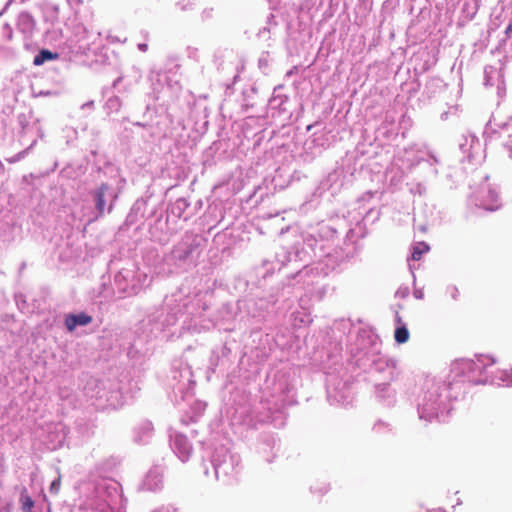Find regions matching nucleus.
<instances>
[{"mask_svg": "<svg viewBox=\"0 0 512 512\" xmlns=\"http://www.w3.org/2000/svg\"><path fill=\"white\" fill-rule=\"evenodd\" d=\"M205 242L206 240L202 236L186 232L165 257L166 264L183 270L195 267Z\"/></svg>", "mask_w": 512, "mask_h": 512, "instance_id": "nucleus-10", "label": "nucleus"}, {"mask_svg": "<svg viewBox=\"0 0 512 512\" xmlns=\"http://www.w3.org/2000/svg\"><path fill=\"white\" fill-rule=\"evenodd\" d=\"M20 502L24 512H31L32 508L34 507V501L28 495L26 489H23L21 492Z\"/></svg>", "mask_w": 512, "mask_h": 512, "instance_id": "nucleus-40", "label": "nucleus"}, {"mask_svg": "<svg viewBox=\"0 0 512 512\" xmlns=\"http://www.w3.org/2000/svg\"><path fill=\"white\" fill-rule=\"evenodd\" d=\"M268 111L273 118H282L289 120L292 116V102L286 93L284 85L279 84L273 89V93L268 101Z\"/></svg>", "mask_w": 512, "mask_h": 512, "instance_id": "nucleus-16", "label": "nucleus"}, {"mask_svg": "<svg viewBox=\"0 0 512 512\" xmlns=\"http://www.w3.org/2000/svg\"><path fill=\"white\" fill-rule=\"evenodd\" d=\"M92 321L93 318L85 312L66 314V330L73 331L78 327L87 326Z\"/></svg>", "mask_w": 512, "mask_h": 512, "instance_id": "nucleus-29", "label": "nucleus"}, {"mask_svg": "<svg viewBox=\"0 0 512 512\" xmlns=\"http://www.w3.org/2000/svg\"><path fill=\"white\" fill-rule=\"evenodd\" d=\"M210 464L214 478L224 485H231L238 481L242 471L241 457L233 452L230 447L220 445L215 447Z\"/></svg>", "mask_w": 512, "mask_h": 512, "instance_id": "nucleus-11", "label": "nucleus"}, {"mask_svg": "<svg viewBox=\"0 0 512 512\" xmlns=\"http://www.w3.org/2000/svg\"><path fill=\"white\" fill-rule=\"evenodd\" d=\"M494 71V68L492 66L485 67L484 69V85L485 86H492L493 83L491 82L490 73Z\"/></svg>", "mask_w": 512, "mask_h": 512, "instance_id": "nucleus-47", "label": "nucleus"}, {"mask_svg": "<svg viewBox=\"0 0 512 512\" xmlns=\"http://www.w3.org/2000/svg\"><path fill=\"white\" fill-rule=\"evenodd\" d=\"M384 123H390V124L394 123V115H393V113L387 112L385 114Z\"/></svg>", "mask_w": 512, "mask_h": 512, "instance_id": "nucleus-55", "label": "nucleus"}, {"mask_svg": "<svg viewBox=\"0 0 512 512\" xmlns=\"http://www.w3.org/2000/svg\"><path fill=\"white\" fill-rule=\"evenodd\" d=\"M176 6L182 12L192 11L196 6L195 0H180L176 3Z\"/></svg>", "mask_w": 512, "mask_h": 512, "instance_id": "nucleus-43", "label": "nucleus"}, {"mask_svg": "<svg viewBox=\"0 0 512 512\" xmlns=\"http://www.w3.org/2000/svg\"><path fill=\"white\" fill-rule=\"evenodd\" d=\"M184 311L181 312V309H179L177 312H173V315H167L164 320H160V318L163 316V313L156 312L155 314L149 315L147 320H144L142 322L143 327L150 326L149 332L150 334L157 336L158 333L162 332L165 328V326L173 325L175 322L178 321V313L183 316L185 313L189 315H196L197 313L194 312L195 304L190 302H184L182 305Z\"/></svg>", "mask_w": 512, "mask_h": 512, "instance_id": "nucleus-15", "label": "nucleus"}, {"mask_svg": "<svg viewBox=\"0 0 512 512\" xmlns=\"http://www.w3.org/2000/svg\"><path fill=\"white\" fill-rule=\"evenodd\" d=\"M294 69H296V67L292 68L291 70H289L287 73H286V77H290L293 73H294Z\"/></svg>", "mask_w": 512, "mask_h": 512, "instance_id": "nucleus-64", "label": "nucleus"}, {"mask_svg": "<svg viewBox=\"0 0 512 512\" xmlns=\"http://www.w3.org/2000/svg\"><path fill=\"white\" fill-rule=\"evenodd\" d=\"M330 487L328 484H321L320 486H312L310 488L312 493H318L320 495H324L329 491Z\"/></svg>", "mask_w": 512, "mask_h": 512, "instance_id": "nucleus-46", "label": "nucleus"}, {"mask_svg": "<svg viewBox=\"0 0 512 512\" xmlns=\"http://www.w3.org/2000/svg\"><path fill=\"white\" fill-rule=\"evenodd\" d=\"M439 160L431 153H427L426 157H415L410 164V167H418L423 173L426 180L435 179L438 175Z\"/></svg>", "mask_w": 512, "mask_h": 512, "instance_id": "nucleus-23", "label": "nucleus"}, {"mask_svg": "<svg viewBox=\"0 0 512 512\" xmlns=\"http://www.w3.org/2000/svg\"><path fill=\"white\" fill-rule=\"evenodd\" d=\"M381 349V339L374 329L360 328L354 341L347 344V363L380 380L375 384L376 397L383 405L392 406L396 402V392L390 383L398 377L399 371L397 361L383 354Z\"/></svg>", "mask_w": 512, "mask_h": 512, "instance_id": "nucleus-2", "label": "nucleus"}, {"mask_svg": "<svg viewBox=\"0 0 512 512\" xmlns=\"http://www.w3.org/2000/svg\"><path fill=\"white\" fill-rule=\"evenodd\" d=\"M154 435V427L151 421L142 420L133 428V442L139 445H146Z\"/></svg>", "mask_w": 512, "mask_h": 512, "instance_id": "nucleus-27", "label": "nucleus"}, {"mask_svg": "<svg viewBox=\"0 0 512 512\" xmlns=\"http://www.w3.org/2000/svg\"><path fill=\"white\" fill-rule=\"evenodd\" d=\"M215 9L213 7H206L200 13V19L202 22L211 20L214 17Z\"/></svg>", "mask_w": 512, "mask_h": 512, "instance_id": "nucleus-44", "label": "nucleus"}, {"mask_svg": "<svg viewBox=\"0 0 512 512\" xmlns=\"http://www.w3.org/2000/svg\"><path fill=\"white\" fill-rule=\"evenodd\" d=\"M372 432L379 437H386L389 435H393L395 432L394 426L392 423L378 419L372 426Z\"/></svg>", "mask_w": 512, "mask_h": 512, "instance_id": "nucleus-32", "label": "nucleus"}, {"mask_svg": "<svg viewBox=\"0 0 512 512\" xmlns=\"http://www.w3.org/2000/svg\"><path fill=\"white\" fill-rule=\"evenodd\" d=\"M344 179V169L341 167L334 169L321 180L318 186L320 195L325 192H329L331 196L338 194L344 186Z\"/></svg>", "mask_w": 512, "mask_h": 512, "instance_id": "nucleus-20", "label": "nucleus"}, {"mask_svg": "<svg viewBox=\"0 0 512 512\" xmlns=\"http://www.w3.org/2000/svg\"><path fill=\"white\" fill-rule=\"evenodd\" d=\"M163 487V470L159 466L152 467L146 474L141 489L150 492H156Z\"/></svg>", "mask_w": 512, "mask_h": 512, "instance_id": "nucleus-26", "label": "nucleus"}, {"mask_svg": "<svg viewBox=\"0 0 512 512\" xmlns=\"http://www.w3.org/2000/svg\"><path fill=\"white\" fill-rule=\"evenodd\" d=\"M57 58H58L57 53H52L51 51H49L47 49H43L34 57L33 64L36 66H40V65L44 64L46 61L54 60Z\"/></svg>", "mask_w": 512, "mask_h": 512, "instance_id": "nucleus-39", "label": "nucleus"}, {"mask_svg": "<svg viewBox=\"0 0 512 512\" xmlns=\"http://www.w3.org/2000/svg\"><path fill=\"white\" fill-rule=\"evenodd\" d=\"M148 205V201L144 198L137 199L134 204L132 205L126 220L125 225L126 226H132L136 224L140 219L142 218H150L154 214V211H152L150 214L146 215V208Z\"/></svg>", "mask_w": 512, "mask_h": 512, "instance_id": "nucleus-28", "label": "nucleus"}, {"mask_svg": "<svg viewBox=\"0 0 512 512\" xmlns=\"http://www.w3.org/2000/svg\"><path fill=\"white\" fill-rule=\"evenodd\" d=\"M168 385L175 404L179 405L193 398L196 381L191 366L184 359L173 360Z\"/></svg>", "mask_w": 512, "mask_h": 512, "instance_id": "nucleus-12", "label": "nucleus"}, {"mask_svg": "<svg viewBox=\"0 0 512 512\" xmlns=\"http://www.w3.org/2000/svg\"><path fill=\"white\" fill-rule=\"evenodd\" d=\"M458 296H459V291H458V290H453V291L450 293V298H451V300H453V301H457V300H458Z\"/></svg>", "mask_w": 512, "mask_h": 512, "instance_id": "nucleus-57", "label": "nucleus"}, {"mask_svg": "<svg viewBox=\"0 0 512 512\" xmlns=\"http://www.w3.org/2000/svg\"><path fill=\"white\" fill-rule=\"evenodd\" d=\"M202 465H203V469H204V474H205L206 476H208V475H209V469H208V467H207L206 463H205V462H203V464H202Z\"/></svg>", "mask_w": 512, "mask_h": 512, "instance_id": "nucleus-62", "label": "nucleus"}, {"mask_svg": "<svg viewBox=\"0 0 512 512\" xmlns=\"http://www.w3.org/2000/svg\"><path fill=\"white\" fill-rule=\"evenodd\" d=\"M394 320L396 323L394 339L398 344H404L409 340L410 334L407 325L402 321L398 310H395Z\"/></svg>", "mask_w": 512, "mask_h": 512, "instance_id": "nucleus-31", "label": "nucleus"}, {"mask_svg": "<svg viewBox=\"0 0 512 512\" xmlns=\"http://www.w3.org/2000/svg\"><path fill=\"white\" fill-rule=\"evenodd\" d=\"M464 376H456L450 367L446 378L426 376L415 402L418 417L427 423L446 422L453 409V401L464 391Z\"/></svg>", "mask_w": 512, "mask_h": 512, "instance_id": "nucleus-5", "label": "nucleus"}, {"mask_svg": "<svg viewBox=\"0 0 512 512\" xmlns=\"http://www.w3.org/2000/svg\"><path fill=\"white\" fill-rule=\"evenodd\" d=\"M79 389L80 394L76 399L79 406L87 403L97 410L119 409L132 400L140 390L137 383L127 376L97 378L89 374H82Z\"/></svg>", "mask_w": 512, "mask_h": 512, "instance_id": "nucleus-7", "label": "nucleus"}, {"mask_svg": "<svg viewBox=\"0 0 512 512\" xmlns=\"http://www.w3.org/2000/svg\"><path fill=\"white\" fill-rule=\"evenodd\" d=\"M314 271V268L309 267L308 264L304 265L303 269L298 270L295 274H293L292 278L295 280V283L292 285L303 283V285H314V282H310L307 278L310 277V274Z\"/></svg>", "mask_w": 512, "mask_h": 512, "instance_id": "nucleus-33", "label": "nucleus"}, {"mask_svg": "<svg viewBox=\"0 0 512 512\" xmlns=\"http://www.w3.org/2000/svg\"><path fill=\"white\" fill-rule=\"evenodd\" d=\"M488 179L489 176L486 175L484 180L487 181ZM472 199L476 206L491 212L502 206L498 192L486 182L482 183L478 190L472 194Z\"/></svg>", "mask_w": 512, "mask_h": 512, "instance_id": "nucleus-18", "label": "nucleus"}, {"mask_svg": "<svg viewBox=\"0 0 512 512\" xmlns=\"http://www.w3.org/2000/svg\"><path fill=\"white\" fill-rule=\"evenodd\" d=\"M312 323L310 313L304 311H297L293 313V326L295 328H301L308 326Z\"/></svg>", "mask_w": 512, "mask_h": 512, "instance_id": "nucleus-34", "label": "nucleus"}, {"mask_svg": "<svg viewBox=\"0 0 512 512\" xmlns=\"http://www.w3.org/2000/svg\"><path fill=\"white\" fill-rule=\"evenodd\" d=\"M443 83L441 81V79L439 78H432L431 80H429V82L427 83V88L429 87H442Z\"/></svg>", "mask_w": 512, "mask_h": 512, "instance_id": "nucleus-51", "label": "nucleus"}, {"mask_svg": "<svg viewBox=\"0 0 512 512\" xmlns=\"http://www.w3.org/2000/svg\"><path fill=\"white\" fill-rule=\"evenodd\" d=\"M257 93V88L253 85H249L247 88L243 89L242 95L244 97L243 106L248 108L252 107L253 103L250 102V99Z\"/></svg>", "mask_w": 512, "mask_h": 512, "instance_id": "nucleus-41", "label": "nucleus"}, {"mask_svg": "<svg viewBox=\"0 0 512 512\" xmlns=\"http://www.w3.org/2000/svg\"><path fill=\"white\" fill-rule=\"evenodd\" d=\"M338 231L335 227L320 223L312 232L303 237L302 252L297 251L295 257L305 261L300 253H303L315 263L330 265L332 259H336Z\"/></svg>", "mask_w": 512, "mask_h": 512, "instance_id": "nucleus-9", "label": "nucleus"}, {"mask_svg": "<svg viewBox=\"0 0 512 512\" xmlns=\"http://www.w3.org/2000/svg\"><path fill=\"white\" fill-rule=\"evenodd\" d=\"M120 190L108 183H102L92 193L95 211L94 216L88 219L91 222L94 219L104 216L113 210L114 204L118 199Z\"/></svg>", "mask_w": 512, "mask_h": 512, "instance_id": "nucleus-13", "label": "nucleus"}, {"mask_svg": "<svg viewBox=\"0 0 512 512\" xmlns=\"http://www.w3.org/2000/svg\"><path fill=\"white\" fill-rule=\"evenodd\" d=\"M230 355L231 349L226 344L215 347L211 352L209 370L214 373L217 368H228Z\"/></svg>", "mask_w": 512, "mask_h": 512, "instance_id": "nucleus-25", "label": "nucleus"}, {"mask_svg": "<svg viewBox=\"0 0 512 512\" xmlns=\"http://www.w3.org/2000/svg\"><path fill=\"white\" fill-rule=\"evenodd\" d=\"M271 23H275V17L273 14H270L268 17H267V24L268 25H271ZM257 37L260 38V39H264V40H268L270 39V28L269 26H265L263 28H261L258 33H257Z\"/></svg>", "mask_w": 512, "mask_h": 512, "instance_id": "nucleus-42", "label": "nucleus"}, {"mask_svg": "<svg viewBox=\"0 0 512 512\" xmlns=\"http://www.w3.org/2000/svg\"><path fill=\"white\" fill-rule=\"evenodd\" d=\"M137 47L141 52H146L148 50V45L146 43H139Z\"/></svg>", "mask_w": 512, "mask_h": 512, "instance_id": "nucleus-58", "label": "nucleus"}, {"mask_svg": "<svg viewBox=\"0 0 512 512\" xmlns=\"http://www.w3.org/2000/svg\"><path fill=\"white\" fill-rule=\"evenodd\" d=\"M119 464L116 456L96 463L94 469L74 485L70 512H125L127 499L122 486L107 476Z\"/></svg>", "mask_w": 512, "mask_h": 512, "instance_id": "nucleus-1", "label": "nucleus"}, {"mask_svg": "<svg viewBox=\"0 0 512 512\" xmlns=\"http://www.w3.org/2000/svg\"><path fill=\"white\" fill-rule=\"evenodd\" d=\"M260 283L256 281V275L253 271L240 275L236 279V287L259 286Z\"/></svg>", "mask_w": 512, "mask_h": 512, "instance_id": "nucleus-35", "label": "nucleus"}, {"mask_svg": "<svg viewBox=\"0 0 512 512\" xmlns=\"http://www.w3.org/2000/svg\"><path fill=\"white\" fill-rule=\"evenodd\" d=\"M152 512H177V509L172 506H163Z\"/></svg>", "mask_w": 512, "mask_h": 512, "instance_id": "nucleus-53", "label": "nucleus"}, {"mask_svg": "<svg viewBox=\"0 0 512 512\" xmlns=\"http://www.w3.org/2000/svg\"><path fill=\"white\" fill-rule=\"evenodd\" d=\"M150 79L152 82L153 98L157 100L161 90L163 89V82L166 80V76L156 73L155 75H152Z\"/></svg>", "mask_w": 512, "mask_h": 512, "instance_id": "nucleus-37", "label": "nucleus"}, {"mask_svg": "<svg viewBox=\"0 0 512 512\" xmlns=\"http://www.w3.org/2000/svg\"><path fill=\"white\" fill-rule=\"evenodd\" d=\"M380 217V210L375 209L374 207L364 208V215L362 216L361 220L357 221L355 227L350 228L347 236L351 239L356 238H363L367 234L365 225L367 223L373 224L375 221H377Z\"/></svg>", "mask_w": 512, "mask_h": 512, "instance_id": "nucleus-24", "label": "nucleus"}, {"mask_svg": "<svg viewBox=\"0 0 512 512\" xmlns=\"http://www.w3.org/2000/svg\"><path fill=\"white\" fill-rule=\"evenodd\" d=\"M413 296L415 299H423L424 297V293H423V290H413Z\"/></svg>", "mask_w": 512, "mask_h": 512, "instance_id": "nucleus-56", "label": "nucleus"}, {"mask_svg": "<svg viewBox=\"0 0 512 512\" xmlns=\"http://www.w3.org/2000/svg\"><path fill=\"white\" fill-rule=\"evenodd\" d=\"M121 106L122 101L120 97L113 95L106 100L104 110L107 114L117 113L120 110Z\"/></svg>", "mask_w": 512, "mask_h": 512, "instance_id": "nucleus-38", "label": "nucleus"}, {"mask_svg": "<svg viewBox=\"0 0 512 512\" xmlns=\"http://www.w3.org/2000/svg\"><path fill=\"white\" fill-rule=\"evenodd\" d=\"M512 32V22H510L505 30H504V34H505V38L501 40V42H505L507 38L510 37V33Z\"/></svg>", "mask_w": 512, "mask_h": 512, "instance_id": "nucleus-54", "label": "nucleus"}, {"mask_svg": "<svg viewBox=\"0 0 512 512\" xmlns=\"http://www.w3.org/2000/svg\"><path fill=\"white\" fill-rule=\"evenodd\" d=\"M94 428L95 425L91 420L79 419L75 422L74 427L66 432V437L69 435V443L73 442L74 445H78L93 435Z\"/></svg>", "mask_w": 512, "mask_h": 512, "instance_id": "nucleus-21", "label": "nucleus"}, {"mask_svg": "<svg viewBox=\"0 0 512 512\" xmlns=\"http://www.w3.org/2000/svg\"><path fill=\"white\" fill-rule=\"evenodd\" d=\"M67 2L74 10V18H69V23L66 22L69 33H66V60L95 70L110 65L109 49L91 41L94 36L84 26L83 20L87 17V9L83 0Z\"/></svg>", "mask_w": 512, "mask_h": 512, "instance_id": "nucleus-6", "label": "nucleus"}, {"mask_svg": "<svg viewBox=\"0 0 512 512\" xmlns=\"http://www.w3.org/2000/svg\"><path fill=\"white\" fill-rule=\"evenodd\" d=\"M410 294V290H396L395 292V298L403 299L408 297Z\"/></svg>", "mask_w": 512, "mask_h": 512, "instance_id": "nucleus-52", "label": "nucleus"}, {"mask_svg": "<svg viewBox=\"0 0 512 512\" xmlns=\"http://www.w3.org/2000/svg\"><path fill=\"white\" fill-rule=\"evenodd\" d=\"M459 149L468 162L476 163L482 159V145L474 134H463L459 139Z\"/></svg>", "mask_w": 512, "mask_h": 512, "instance_id": "nucleus-19", "label": "nucleus"}, {"mask_svg": "<svg viewBox=\"0 0 512 512\" xmlns=\"http://www.w3.org/2000/svg\"><path fill=\"white\" fill-rule=\"evenodd\" d=\"M280 450V440L273 433H262L256 444L255 453L259 460L271 464Z\"/></svg>", "mask_w": 512, "mask_h": 512, "instance_id": "nucleus-17", "label": "nucleus"}, {"mask_svg": "<svg viewBox=\"0 0 512 512\" xmlns=\"http://www.w3.org/2000/svg\"><path fill=\"white\" fill-rule=\"evenodd\" d=\"M95 108V103L93 100H90L88 102H85L83 103L81 106H80V110L84 111V112H92Z\"/></svg>", "mask_w": 512, "mask_h": 512, "instance_id": "nucleus-48", "label": "nucleus"}, {"mask_svg": "<svg viewBox=\"0 0 512 512\" xmlns=\"http://www.w3.org/2000/svg\"><path fill=\"white\" fill-rule=\"evenodd\" d=\"M205 408H206L205 402L195 401L194 407H193V409L195 411H194V415L192 416V419L195 420L196 418H198L204 412Z\"/></svg>", "mask_w": 512, "mask_h": 512, "instance_id": "nucleus-45", "label": "nucleus"}, {"mask_svg": "<svg viewBox=\"0 0 512 512\" xmlns=\"http://www.w3.org/2000/svg\"><path fill=\"white\" fill-rule=\"evenodd\" d=\"M429 250H430V246L426 242H424V241L416 242L412 246L411 257L413 260L419 261L422 258L423 254L429 252Z\"/></svg>", "mask_w": 512, "mask_h": 512, "instance_id": "nucleus-36", "label": "nucleus"}, {"mask_svg": "<svg viewBox=\"0 0 512 512\" xmlns=\"http://www.w3.org/2000/svg\"><path fill=\"white\" fill-rule=\"evenodd\" d=\"M353 323L349 319H340L334 322L332 334L340 337V342L332 344L323 351L325 359L321 360V368L326 375V396L332 406L346 407L354 398L353 377L343 363L342 337H347V344L353 342L350 336Z\"/></svg>", "mask_w": 512, "mask_h": 512, "instance_id": "nucleus-4", "label": "nucleus"}, {"mask_svg": "<svg viewBox=\"0 0 512 512\" xmlns=\"http://www.w3.org/2000/svg\"><path fill=\"white\" fill-rule=\"evenodd\" d=\"M232 402L233 423L248 429L263 423L282 427L286 420L285 409L296 403V395L294 387L285 378H280L264 392L258 404L252 402L250 395L238 390L232 394Z\"/></svg>", "mask_w": 512, "mask_h": 512, "instance_id": "nucleus-3", "label": "nucleus"}, {"mask_svg": "<svg viewBox=\"0 0 512 512\" xmlns=\"http://www.w3.org/2000/svg\"><path fill=\"white\" fill-rule=\"evenodd\" d=\"M133 71L136 75V81H138L141 78V71L138 68L133 67Z\"/></svg>", "mask_w": 512, "mask_h": 512, "instance_id": "nucleus-59", "label": "nucleus"}, {"mask_svg": "<svg viewBox=\"0 0 512 512\" xmlns=\"http://www.w3.org/2000/svg\"><path fill=\"white\" fill-rule=\"evenodd\" d=\"M374 195H375V192L367 191L361 197L358 198V203L360 204V203L369 201Z\"/></svg>", "mask_w": 512, "mask_h": 512, "instance_id": "nucleus-50", "label": "nucleus"}, {"mask_svg": "<svg viewBox=\"0 0 512 512\" xmlns=\"http://www.w3.org/2000/svg\"><path fill=\"white\" fill-rule=\"evenodd\" d=\"M496 360L489 355H476L475 359H458L452 363L456 376H464L466 383L491 384L502 387L512 385L511 370L490 371Z\"/></svg>", "mask_w": 512, "mask_h": 512, "instance_id": "nucleus-8", "label": "nucleus"}, {"mask_svg": "<svg viewBox=\"0 0 512 512\" xmlns=\"http://www.w3.org/2000/svg\"><path fill=\"white\" fill-rule=\"evenodd\" d=\"M428 512H446V511L442 508H436V509L429 510Z\"/></svg>", "mask_w": 512, "mask_h": 512, "instance_id": "nucleus-63", "label": "nucleus"}, {"mask_svg": "<svg viewBox=\"0 0 512 512\" xmlns=\"http://www.w3.org/2000/svg\"><path fill=\"white\" fill-rule=\"evenodd\" d=\"M483 134L486 142H499L512 159V117L495 127L489 121Z\"/></svg>", "mask_w": 512, "mask_h": 512, "instance_id": "nucleus-14", "label": "nucleus"}, {"mask_svg": "<svg viewBox=\"0 0 512 512\" xmlns=\"http://www.w3.org/2000/svg\"><path fill=\"white\" fill-rule=\"evenodd\" d=\"M113 290H109V289H106V290H99V293L97 295V297H100L102 295H106V294H110Z\"/></svg>", "mask_w": 512, "mask_h": 512, "instance_id": "nucleus-60", "label": "nucleus"}, {"mask_svg": "<svg viewBox=\"0 0 512 512\" xmlns=\"http://www.w3.org/2000/svg\"><path fill=\"white\" fill-rule=\"evenodd\" d=\"M170 446L175 455L183 462H187L193 452V447L186 435L175 432L170 435Z\"/></svg>", "mask_w": 512, "mask_h": 512, "instance_id": "nucleus-22", "label": "nucleus"}, {"mask_svg": "<svg viewBox=\"0 0 512 512\" xmlns=\"http://www.w3.org/2000/svg\"><path fill=\"white\" fill-rule=\"evenodd\" d=\"M123 80V76H119L113 81L112 86L115 88L121 81Z\"/></svg>", "mask_w": 512, "mask_h": 512, "instance_id": "nucleus-61", "label": "nucleus"}, {"mask_svg": "<svg viewBox=\"0 0 512 512\" xmlns=\"http://www.w3.org/2000/svg\"><path fill=\"white\" fill-rule=\"evenodd\" d=\"M60 488H61V478L58 477L57 479H55L51 485H50V491L53 492V493H58L60 491Z\"/></svg>", "mask_w": 512, "mask_h": 512, "instance_id": "nucleus-49", "label": "nucleus"}, {"mask_svg": "<svg viewBox=\"0 0 512 512\" xmlns=\"http://www.w3.org/2000/svg\"><path fill=\"white\" fill-rule=\"evenodd\" d=\"M189 208V201L186 198L181 197L171 204L170 213L176 218L187 221L193 215V213L189 211Z\"/></svg>", "mask_w": 512, "mask_h": 512, "instance_id": "nucleus-30", "label": "nucleus"}]
</instances>
